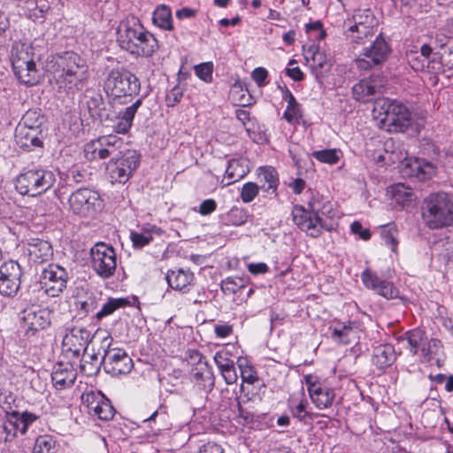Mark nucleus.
Listing matches in <instances>:
<instances>
[{
  "instance_id": "4d7b16f0",
  "label": "nucleus",
  "mask_w": 453,
  "mask_h": 453,
  "mask_svg": "<svg viewBox=\"0 0 453 453\" xmlns=\"http://www.w3.org/2000/svg\"><path fill=\"white\" fill-rule=\"evenodd\" d=\"M259 188L255 182L245 183L241 190V198L244 203H250L258 195Z\"/></svg>"
},
{
  "instance_id": "2eb2a0df",
  "label": "nucleus",
  "mask_w": 453,
  "mask_h": 453,
  "mask_svg": "<svg viewBox=\"0 0 453 453\" xmlns=\"http://www.w3.org/2000/svg\"><path fill=\"white\" fill-rule=\"evenodd\" d=\"M23 271L20 265L12 259L0 265V294L14 296L19 290Z\"/></svg>"
},
{
  "instance_id": "c85d7f7f",
  "label": "nucleus",
  "mask_w": 453,
  "mask_h": 453,
  "mask_svg": "<svg viewBox=\"0 0 453 453\" xmlns=\"http://www.w3.org/2000/svg\"><path fill=\"white\" fill-rule=\"evenodd\" d=\"M142 104V98L139 97L130 106L119 111L116 117V122L113 125V130L117 134H125L130 130L134 118Z\"/></svg>"
},
{
  "instance_id": "ddd939ff",
  "label": "nucleus",
  "mask_w": 453,
  "mask_h": 453,
  "mask_svg": "<svg viewBox=\"0 0 453 453\" xmlns=\"http://www.w3.org/2000/svg\"><path fill=\"white\" fill-rule=\"evenodd\" d=\"M69 274L65 268L50 264L42 272L41 284L44 292L51 297L58 296L66 288Z\"/></svg>"
},
{
  "instance_id": "79ce46f5",
  "label": "nucleus",
  "mask_w": 453,
  "mask_h": 453,
  "mask_svg": "<svg viewBox=\"0 0 453 453\" xmlns=\"http://www.w3.org/2000/svg\"><path fill=\"white\" fill-rule=\"evenodd\" d=\"M258 176L264 181L262 188L268 194L276 193L279 178L276 170L272 166H262L258 168Z\"/></svg>"
},
{
  "instance_id": "5fc2aeb1",
  "label": "nucleus",
  "mask_w": 453,
  "mask_h": 453,
  "mask_svg": "<svg viewBox=\"0 0 453 453\" xmlns=\"http://www.w3.org/2000/svg\"><path fill=\"white\" fill-rule=\"evenodd\" d=\"M391 194L395 201L402 205L412 200L411 189L402 183L391 187Z\"/></svg>"
},
{
  "instance_id": "864d4df0",
  "label": "nucleus",
  "mask_w": 453,
  "mask_h": 453,
  "mask_svg": "<svg viewBox=\"0 0 453 453\" xmlns=\"http://www.w3.org/2000/svg\"><path fill=\"white\" fill-rule=\"evenodd\" d=\"M380 234L385 243L392 251L395 252L398 246V230L396 226L394 223L383 226Z\"/></svg>"
},
{
  "instance_id": "7c9ffc66",
  "label": "nucleus",
  "mask_w": 453,
  "mask_h": 453,
  "mask_svg": "<svg viewBox=\"0 0 453 453\" xmlns=\"http://www.w3.org/2000/svg\"><path fill=\"white\" fill-rule=\"evenodd\" d=\"M165 280L173 289L186 293L194 280V274L190 271L179 269L168 271Z\"/></svg>"
},
{
  "instance_id": "cd10ccee",
  "label": "nucleus",
  "mask_w": 453,
  "mask_h": 453,
  "mask_svg": "<svg viewBox=\"0 0 453 453\" xmlns=\"http://www.w3.org/2000/svg\"><path fill=\"white\" fill-rule=\"evenodd\" d=\"M355 322L350 320H334L329 326L332 340L338 344H349L355 338Z\"/></svg>"
},
{
  "instance_id": "49530a36",
  "label": "nucleus",
  "mask_w": 453,
  "mask_h": 453,
  "mask_svg": "<svg viewBox=\"0 0 453 453\" xmlns=\"http://www.w3.org/2000/svg\"><path fill=\"white\" fill-rule=\"evenodd\" d=\"M240 370L242 383L253 385L258 381L259 378L254 367L250 364L246 357H240L236 362Z\"/></svg>"
},
{
  "instance_id": "c9c22d12",
  "label": "nucleus",
  "mask_w": 453,
  "mask_h": 453,
  "mask_svg": "<svg viewBox=\"0 0 453 453\" xmlns=\"http://www.w3.org/2000/svg\"><path fill=\"white\" fill-rule=\"evenodd\" d=\"M380 92L379 87L372 79H363L352 88L354 98L359 102H368Z\"/></svg>"
},
{
  "instance_id": "393cba45",
  "label": "nucleus",
  "mask_w": 453,
  "mask_h": 453,
  "mask_svg": "<svg viewBox=\"0 0 453 453\" xmlns=\"http://www.w3.org/2000/svg\"><path fill=\"white\" fill-rule=\"evenodd\" d=\"M304 57L317 79L323 77L325 72H327L331 67L326 55L319 50L318 45H311L305 50Z\"/></svg>"
},
{
  "instance_id": "e433bc0d",
  "label": "nucleus",
  "mask_w": 453,
  "mask_h": 453,
  "mask_svg": "<svg viewBox=\"0 0 453 453\" xmlns=\"http://www.w3.org/2000/svg\"><path fill=\"white\" fill-rule=\"evenodd\" d=\"M307 405L308 402L303 394L294 395L288 399V408L291 414L301 422L314 418V414L306 411Z\"/></svg>"
},
{
  "instance_id": "6e6d98bb",
  "label": "nucleus",
  "mask_w": 453,
  "mask_h": 453,
  "mask_svg": "<svg viewBox=\"0 0 453 453\" xmlns=\"http://www.w3.org/2000/svg\"><path fill=\"white\" fill-rule=\"evenodd\" d=\"M196 75L204 82L212 81L213 64L212 62H204L196 65L194 67Z\"/></svg>"
},
{
  "instance_id": "338daca9",
  "label": "nucleus",
  "mask_w": 453,
  "mask_h": 453,
  "mask_svg": "<svg viewBox=\"0 0 453 453\" xmlns=\"http://www.w3.org/2000/svg\"><path fill=\"white\" fill-rule=\"evenodd\" d=\"M216 210H217V202L212 198H209V199L203 200L200 203L197 211L202 216H208V215L211 214L212 212H214Z\"/></svg>"
},
{
  "instance_id": "2f4dec72",
  "label": "nucleus",
  "mask_w": 453,
  "mask_h": 453,
  "mask_svg": "<svg viewBox=\"0 0 453 453\" xmlns=\"http://www.w3.org/2000/svg\"><path fill=\"white\" fill-rule=\"evenodd\" d=\"M250 173L249 162L246 158H231L227 161L225 177L228 181L225 185L233 184L243 179Z\"/></svg>"
},
{
  "instance_id": "de8ad7c7",
  "label": "nucleus",
  "mask_w": 453,
  "mask_h": 453,
  "mask_svg": "<svg viewBox=\"0 0 453 453\" xmlns=\"http://www.w3.org/2000/svg\"><path fill=\"white\" fill-rule=\"evenodd\" d=\"M58 445L49 434L40 435L34 445L33 453H58Z\"/></svg>"
},
{
  "instance_id": "aec40b11",
  "label": "nucleus",
  "mask_w": 453,
  "mask_h": 453,
  "mask_svg": "<svg viewBox=\"0 0 453 453\" xmlns=\"http://www.w3.org/2000/svg\"><path fill=\"white\" fill-rule=\"evenodd\" d=\"M401 173L403 177L426 181L434 175L435 167L433 164L419 158L407 159L402 163Z\"/></svg>"
},
{
  "instance_id": "9b49d317",
  "label": "nucleus",
  "mask_w": 453,
  "mask_h": 453,
  "mask_svg": "<svg viewBox=\"0 0 453 453\" xmlns=\"http://www.w3.org/2000/svg\"><path fill=\"white\" fill-rule=\"evenodd\" d=\"M139 165V157L135 151L127 150L107 164L106 171L112 183H126Z\"/></svg>"
},
{
  "instance_id": "13d9d810",
  "label": "nucleus",
  "mask_w": 453,
  "mask_h": 453,
  "mask_svg": "<svg viewBox=\"0 0 453 453\" xmlns=\"http://www.w3.org/2000/svg\"><path fill=\"white\" fill-rule=\"evenodd\" d=\"M243 287L241 279L228 277L221 282V289L225 294H235Z\"/></svg>"
},
{
  "instance_id": "0eeeda50",
  "label": "nucleus",
  "mask_w": 453,
  "mask_h": 453,
  "mask_svg": "<svg viewBox=\"0 0 453 453\" xmlns=\"http://www.w3.org/2000/svg\"><path fill=\"white\" fill-rule=\"evenodd\" d=\"M105 93L112 98H127L138 95L139 79L124 67L111 69L104 83Z\"/></svg>"
},
{
  "instance_id": "8fccbe9b",
  "label": "nucleus",
  "mask_w": 453,
  "mask_h": 453,
  "mask_svg": "<svg viewBox=\"0 0 453 453\" xmlns=\"http://www.w3.org/2000/svg\"><path fill=\"white\" fill-rule=\"evenodd\" d=\"M129 303L130 302L127 298H109L101 310L96 312V318L102 319L111 315L118 309L127 306Z\"/></svg>"
},
{
  "instance_id": "dca6fc26",
  "label": "nucleus",
  "mask_w": 453,
  "mask_h": 453,
  "mask_svg": "<svg viewBox=\"0 0 453 453\" xmlns=\"http://www.w3.org/2000/svg\"><path fill=\"white\" fill-rule=\"evenodd\" d=\"M304 383L312 403L319 410L328 409L333 405L335 398L334 388L311 374L304 376Z\"/></svg>"
},
{
  "instance_id": "4c0bfd02",
  "label": "nucleus",
  "mask_w": 453,
  "mask_h": 453,
  "mask_svg": "<svg viewBox=\"0 0 453 453\" xmlns=\"http://www.w3.org/2000/svg\"><path fill=\"white\" fill-rule=\"evenodd\" d=\"M193 380L200 389L211 391L214 387V378L206 363H198L193 369Z\"/></svg>"
},
{
  "instance_id": "b1692460",
  "label": "nucleus",
  "mask_w": 453,
  "mask_h": 453,
  "mask_svg": "<svg viewBox=\"0 0 453 453\" xmlns=\"http://www.w3.org/2000/svg\"><path fill=\"white\" fill-rule=\"evenodd\" d=\"M21 319L27 329L33 331L44 329L50 324V312L35 305L24 309Z\"/></svg>"
},
{
  "instance_id": "69168bd1",
  "label": "nucleus",
  "mask_w": 453,
  "mask_h": 453,
  "mask_svg": "<svg viewBox=\"0 0 453 453\" xmlns=\"http://www.w3.org/2000/svg\"><path fill=\"white\" fill-rule=\"evenodd\" d=\"M251 76L258 87H264L268 83L266 81L268 77V72L264 67L255 68L251 73Z\"/></svg>"
},
{
  "instance_id": "603ef678",
  "label": "nucleus",
  "mask_w": 453,
  "mask_h": 453,
  "mask_svg": "<svg viewBox=\"0 0 453 453\" xmlns=\"http://www.w3.org/2000/svg\"><path fill=\"white\" fill-rule=\"evenodd\" d=\"M100 137L104 148L109 151V157H119L121 154H123L122 151L120 150L124 144L123 140L121 138L118 137L115 134L103 135Z\"/></svg>"
},
{
  "instance_id": "423d86ee",
  "label": "nucleus",
  "mask_w": 453,
  "mask_h": 453,
  "mask_svg": "<svg viewBox=\"0 0 453 453\" xmlns=\"http://www.w3.org/2000/svg\"><path fill=\"white\" fill-rule=\"evenodd\" d=\"M378 24L371 9H357L343 21V35L349 44L363 45L373 37Z\"/></svg>"
},
{
  "instance_id": "f8f14e48",
  "label": "nucleus",
  "mask_w": 453,
  "mask_h": 453,
  "mask_svg": "<svg viewBox=\"0 0 453 453\" xmlns=\"http://www.w3.org/2000/svg\"><path fill=\"white\" fill-rule=\"evenodd\" d=\"M93 335L90 331L81 326H67L62 341V350L67 358L78 359L85 352Z\"/></svg>"
},
{
  "instance_id": "473e14b6",
  "label": "nucleus",
  "mask_w": 453,
  "mask_h": 453,
  "mask_svg": "<svg viewBox=\"0 0 453 453\" xmlns=\"http://www.w3.org/2000/svg\"><path fill=\"white\" fill-rule=\"evenodd\" d=\"M34 61V51L32 47L22 42H14L11 50V62L12 68H20Z\"/></svg>"
},
{
  "instance_id": "e2e57ef3",
  "label": "nucleus",
  "mask_w": 453,
  "mask_h": 453,
  "mask_svg": "<svg viewBox=\"0 0 453 453\" xmlns=\"http://www.w3.org/2000/svg\"><path fill=\"white\" fill-rule=\"evenodd\" d=\"M184 90L180 86L173 87L165 96V104L168 107H174L183 96Z\"/></svg>"
},
{
  "instance_id": "774afa93",
  "label": "nucleus",
  "mask_w": 453,
  "mask_h": 453,
  "mask_svg": "<svg viewBox=\"0 0 453 453\" xmlns=\"http://www.w3.org/2000/svg\"><path fill=\"white\" fill-rule=\"evenodd\" d=\"M197 453H224V449L218 443L207 442L200 448Z\"/></svg>"
},
{
  "instance_id": "0e129e2a",
  "label": "nucleus",
  "mask_w": 453,
  "mask_h": 453,
  "mask_svg": "<svg viewBox=\"0 0 453 453\" xmlns=\"http://www.w3.org/2000/svg\"><path fill=\"white\" fill-rule=\"evenodd\" d=\"M420 57L423 58L424 61H426L431 69H435V65H439L436 62L437 54L433 52V49L428 44H424L420 48Z\"/></svg>"
},
{
  "instance_id": "20e7f679",
  "label": "nucleus",
  "mask_w": 453,
  "mask_h": 453,
  "mask_svg": "<svg viewBox=\"0 0 453 453\" xmlns=\"http://www.w3.org/2000/svg\"><path fill=\"white\" fill-rule=\"evenodd\" d=\"M372 114L379 127L390 133L404 132L412 123L410 110L402 103L388 98L377 100Z\"/></svg>"
},
{
  "instance_id": "052dcab7",
  "label": "nucleus",
  "mask_w": 453,
  "mask_h": 453,
  "mask_svg": "<svg viewBox=\"0 0 453 453\" xmlns=\"http://www.w3.org/2000/svg\"><path fill=\"white\" fill-rule=\"evenodd\" d=\"M305 30L306 33L310 34L311 35L314 34V38L319 41L324 40L326 36V33L323 29V24L320 20H316L314 22L306 24Z\"/></svg>"
},
{
  "instance_id": "a18cd8bd",
  "label": "nucleus",
  "mask_w": 453,
  "mask_h": 453,
  "mask_svg": "<svg viewBox=\"0 0 453 453\" xmlns=\"http://www.w3.org/2000/svg\"><path fill=\"white\" fill-rule=\"evenodd\" d=\"M103 365V357L100 359L96 353L83 357L80 363V369L86 376H94L98 373Z\"/></svg>"
},
{
  "instance_id": "9d476101",
  "label": "nucleus",
  "mask_w": 453,
  "mask_h": 453,
  "mask_svg": "<svg viewBox=\"0 0 453 453\" xmlns=\"http://www.w3.org/2000/svg\"><path fill=\"white\" fill-rule=\"evenodd\" d=\"M390 52V47L381 34L355 59L357 68L368 71L384 63Z\"/></svg>"
},
{
  "instance_id": "3c124183",
  "label": "nucleus",
  "mask_w": 453,
  "mask_h": 453,
  "mask_svg": "<svg viewBox=\"0 0 453 453\" xmlns=\"http://www.w3.org/2000/svg\"><path fill=\"white\" fill-rule=\"evenodd\" d=\"M304 111L301 104L295 106H287L282 118L290 125H307L303 120Z\"/></svg>"
},
{
  "instance_id": "5701e85b",
  "label": "nucleus",
  "mask_w": 453,
  "mask_h": 453,
  "mask_svg": "<svg viewBox=\"0 0 453 453\" xmlns=\"http://www.w3.org/2000/svg\"><path fill=\"white\" fill-rule=\"evenodd\" d=\"M27 255L30 263L41 265L51 260L53 249L48 241L32 238L27 243Z\"/></svg>"
},
{
  "instance_id": "a19ab883",
  "label": "nucleus",
  "mask_w": 453,
  "mask_h": 453,
  "mask_svg": "<svg viewBox=\"0 0 453 453\" xmlns=\"http://www.w3.org/2000/svg\"><path fill=\"white\" fill-rule=\"evenodd\" d=\"M154 234L160 235V228L156 226H143L141 232H131L130 238L135 249H142L152 242Z\"/></svg>"
},
{
  "instance_id": "bf43d9fd",
  "label": "nucleus",
  "mask_w": 453,
  "mask_h": 453,
  "mask_svg": "<svg viewBox=\"0 0 453 453\" xmlns=\"http://www.w3.org/2000/svg\"><path fill=\"white\" fill-rule=\"evenodd\" d=\"M104 99L100 94H93L87 101L88 110L92 117L98 114L99 111L103 108Z\"/></svg>"
},
{
  "instance_id": "1a4fd4ad",
  "label": "nucleus",
  "mask_w": 453,
  "mask_h": 453,
  "mask_svg": "<svg viewBox=\"0 0 453 453\" xmlns=\"http://www.w3.org/2000/svg\"><path fill=\"white\" fill-rule=\"evenodd\" d=\"M91 267L102 279L111 278L117 269V255L112 246L97 242L90 249Z\"/></svg>"
},
{
  "instance_id": "6ab92c4d",
  "label": "nucleus",
  "mask_w": 453,
  "mask_h": 453,
  "mask_svg": "<svg viewBox=\"0 0 453 453\" xmlns=\"http://www.w3.org/2000/svg\"><path fill=\"white\" fill-rule=\"evenodd\" d=\"M81 399L89 415L104 421L111 420L114 417L113 406L110 400L101 393H86L82 395Z\"/></svg>"
},
{
  "instance_id": "4468645a",
  "label": "nucleus",
  "mask_w": 453,
  "mask_h": 453,
  "mask_svg": "<svg viewBox=\"0 0 453 453\" xmlns=\"http://www.w3.org/2000/svg\"><path fill=\"white\" fill-rule=\"evenodd\" d=\"M69 206L73 213L87 217L95 213L101 206L97 192L88 188H80L69 197Z\"/></svg>"
},
{
  "instance_id": "09e8293b",
  "label": "nucleus",
  "mask_w": 453,
  "mask_h": 453,
  "mask_svg": "<svg viewBox=\"0 0 453 453\" xmlns=\"http://www.w3.org/2000/svg\"><path fill=\"white\" fill-rule=\"evenodd\" d=\"M311 156L321 163L335 165L342 157L343 153L340 149H326L315 150Z\"/></svg>"
},
{
  "instance_id": "39448f33",
  "label": "nucleus",
  "mask_w": 453,
  "mask_h": 453,
  "mask_svg": "<svg viewBox=\"0 0 453 453\" xmlns=\"http://www.w3.org/2000/svg\"><path fill=\"white\" fill-rule=\"evenodd\" d=\"M422 219L431 229L453 224V196L437 192L426 196L422 204Z\"/></svg>"
},
{
  "instance_id": "37998d69",
  "label": "nucleus",
  "mask_w": 453,
  "mask_h": 453,
  "mask_svg": "<svg viewBox=\"0 0 453 453\" xmlns=\"http://www.w3.org/2000/svg\"><path fill=\"white\" fill-rule=\"evenodd\" d=\"M84 153L85 157L91 161L109 157V151L104 148L101 137L86 143L84 146Z\"/></svg>"
},
{
  "instance_id": "6e6552de",
  "label": "nucleus",
  "mask_w": 453,
  "mask_h": 453,
  "mask_svg": "<svg viewBox=\"0 0 453 453\" xmlns=\"http://www.w3.org/2000/svg\"><path fill=\"white\" fill-rule=\"evenodd\" d=\"M55 180V174L50 170H28L17 177L15 188L23 196H36L49 190Z\"/></svg>"
},
{
  "instance_id": "c756f323",
  "label": "nucleus",
  "mask_w": 453,
  "mask_h": 453,
  "mask_svg": "<svg viewBox=\"0 0 453 453\" xmlns=\"http://www.w3.org/2000/svg\"><path fill=\"white\" fill-rule=\"evenodd\" d=\"M214 362L227 385L234 384L238 380L234 362L226 350L218 351L214 355Z\"/></svg>"
},
{
  "instance_id": "4be33fe9",
  "label": "nucleus",
  "mask_w": 453,
  "mask_h": 453,
  "mask_svg": "<svg viewBox=\"0 0 453 453\" xmlns=\"http://www.w3.org/2000/svg\"><path fill=\"white\" fill-rule=\"evenodd\" d=\"M74 363L75 361H60L54 365L51 380L56 389L62 390L73 385L77 377Z\"/></svg>"
},
{
  "instance_id": "c03bdc74",
  "label": "nucleus",
  "mask_w": 453,
  "mask_h": 453,
  "mask_svg": "<svg viewBox=\"0 0 453 453\" xmlns=\"http://www.w3.org/2000/svg\"><path fill=\"white\" fill-rule=\"evenodd\" d=\"M152 20L154 25L164 30L171 31L173 28L171 10L165 5L158 6L154 11Z\"/></svg>"
},
{
  "instance_id": "a211bd4d",
  "label": "nucleus",
  "mask_w": 453,
  "mask_h": 453,
  "mask_svg": "<svg viewBox=\"0 0 453 453\" xmlns=\"http://www.w3.org/2000/svg\"><path fill=\"white\" fill-rule=\"evenodd\" d=\"M104 371L111 376L127 374L133 368V361L122 349H106L103 356Z\"/></svg>"
},
{
  "instance_id": "680f3d73",
  "label": "nucleus",
  "mask_w": 453,
  "mask_h": 453,
  "mask_svg": "<svg viewBox=\"0 0 453 453\" xmlns=\"http://www.w3.org/2000/svg\"><path fill=\"white\" fill-rule=\"evenodd\" d=\"M408 62L411 68L416 71H423L425 68H431L429 65L424 61L423 58L420 57V53L418 51H411L407 54Z\"/></svg>"
},
{
  "instance_id": "7ed1b4c3",
  "label": "nucleus",
  "mask_w": 453,
  "mask_h": 453,
  "mask_svg": "<svg viewBox=\"0 0 453 453\" xmlns=\"http://www.w3.org/2000/svg\"><path fill=\"white\" fill-rule=\"evenodd\" d=\"M116 34L120 48L134 56L149 58L158 49L155 36L134 17L122 20Z\"/></svg>"
},
{
  "instance_id": "ea45409f",
  "label": "nucleus",
  "mask_w": 453,
  "mask_h": 453,
  "mask_svg": "<svg viewBox=\"0 0 453 453\" xmlns=\"http://www.w3.org/2000/svg\"><path fill=\"white\" fill-rule=\"evenodd\" d=\"M250 218L248 211L244 208L232 207L227 212L219 215V220L226 226H239L244 225Z\"/></svg>"
},
{
  "instance_id": "a878e982",
  "label": "nucleus",
  "mask_w": 453,
  "mask_h": 453,
  "mask_svg": "<svg viewBox=\"0 0 453 453\" xmlns=\"http://www.w3.org/2000/svg\"><path fill=\"white\" fill-rule=\"evenodd\" d=\"M419 358L422 363L434 362L438 367L444 363V347L437 338L427 339L419 351Z\"/></svg>"
},
{
  "instance_id": "412c9836",
  "label": "nucleus",
  "mask_w": 453,
  "mask_h": 453,
  "mask_svg": "<svg viewBox=\"0 0 453 453\" xmlns=\"http://www.w3.org/2000/svg\"><path fill=\"white\" fill-rule=\"evenodd\" d=\"M361 279L367 288L372 289L386 299H394L398 296L399 291L392 282L380 279L370 269L362 273Z\"/></svg>"
},
{
  "instance_id": "f257e3e1",
  "label": "nucleus",
  "mask_w": 453,
  "mask_h": 453,
  "mask_svg": "<svg viewBox=\"0 0 453 453\" xmlns=\"http://www.w3.org/2000/svg\"><path fill=\"white\" fill-rule=\"evenodd\" d=\"M49 69L52 88L59 96L75 95L83 88L88 80L85 60L73 51L54 57Z\"/></svg>"
},
{
  "instance_id": "72a5a7b5",
  "label": "nucleus",
  "mask_w": 453,
  "mask_h": 453,
  "mask_svg": "<svg viewBox=\"0 0 453 453\" xmlns=\"http://www.w3.org/2000/svg\"><path fill=\"white\" fill-rule=\"evenodd\" d=\"M395 358V348L391 344H380L373 349L372 363L380 370L392 365Z\"/></svg>"
},
{
  "instance_id": "bb28decb",
  "label": "nucleus",
  "mask_w": 453,
  "mask_h": 453,
  "mask_svg": "<svg viewBox=\"0 0 453 453\" xmlns=\"http://www.w3.org/2000/svg\"><path fill=\"white\" fill-rule=\"evenodd\" d=\"M35 113V112H27L23 118V122L25 127H27V130L23 132V130L20 129L19 134L16 135L17 143L20 148L26 150H32L34 148L42 146V141L38 136V134L35 129V126L28 124L31 115Z\"/></svg>"
},
{
  "instance_id": "f03ea898",
  "label": "nucleus",
  "mask_w": 453,
  "mask_h": 453,
  "mask_svg": "<svg viewBox=\"0 0 453 453\" xmlns=\"http://www.w3.org/2000/svg\"><path fill=\"white\" fill-rule=\"evenodd\" d=\"M334 214L332 203L319 193L312 195L307 208L295 205L292 210L294 223L313 238L320 236L324 231L331 232L336 227Z\"/></svg>"
},
{
  "instance_id": "f3484780",
  "label": "nucleus",
  "mask_w": 453,
  "mask_h": 453,
  "mask_svg": "<svg viewBox=\"0 0 453 453\" xmlns=\"http://www.w3.org/2000/svg\"><path fill=\"white\" fill-rule=\"evenodd\" d=\"M39 418L35 413L29 411L19 412L13 411L7 412L6 421L3 426L5 432V441L12 440L16 437L18 434L24 435L28 427Z\"/></svg>"
},
{
  "instance_id": "58836bf2",
  "label": "nucleus",
  "mask_w": 453,
  "mask_h": 453,
  "mask_svg": "<svg viewBox=\"0 0 453 453\" xmlns=\"http://www.w3.org/2000/svg\"><path fill=\"white\" fill-rule=\"evenodd\" d=\"M12 70L18 80L26 85L34 86L39 82L40 74L35 60L23 65L20 68L14 67Z\"/></svg>"
},
{
  "instance_id": "f704fd0d",
  "label": "nucleus",
  "mask_w": 453,
  "mask_h": 453,
  "mask_svg": "<svg viewBox=\"0 0 453 453\" xmlns=\"http://www.w3.org/2000/svg\"><path fill=\"white\" fill-rule=\"evenodd\" d=\"M427 339L426 332L420 328L409 330L397 338L398 342H407V348L413 356L419 353Z\"/></svg>"
}]
</instances>
